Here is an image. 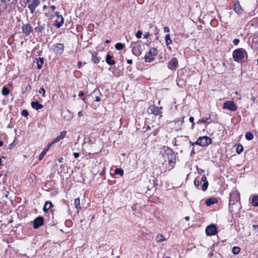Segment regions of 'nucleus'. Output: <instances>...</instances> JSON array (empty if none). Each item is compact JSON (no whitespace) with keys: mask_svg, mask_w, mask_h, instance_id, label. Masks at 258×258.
Segmentation results:
<instances>
[{"mask_svg":"<svg viewBox=\"0 0 258 258\" xmlns=\"http://www.w3.org/2000/svg\"><path fill=\"white\" fill-rule=\"evenodd\" d=\"M163 153H162V156L165 159H167L168 161V165L170 167L171 170L172 169L175 163H176V154L173 150L168 147L164 146L163 147Z\"/></svg>","mask_w":258,"mask_h":258,"instance_id":"obj_1","label":"nucleus"},{"mask_svg":"<svg viewBox=\"0 0 258 258\" xmlns=\"http://www.w3.org/2000/svg\"><path fill=\"white\" fill-rule=\"evenodd\" d=\"M232 56L234 61L240 62L247 57V52L243 48H238L233 51Z\"/></svg>","mask_w":258,"mask_h":258,"instance_id":"obj_2","label":"nucleus"},{"mask_svg":"<svg viewBox=\"0 0 258 258\" xmlns=\"http://www.w3.org/2000/svg\"><path fill=\"white\" fill-rule=\"evenodd\" d=\"M212 143V139L207 136H203L200 137L195 144L199 145L202 147L207 146Z\"/></svg>","mask_w":258,"mask_h":258,"instance_id":"obj_3","label":"nucleus"},{"mask_svg":"<svg viewBox=\"0 0 258 258\" xmlns=\"http://www.w3.org/2000/svg\"><path fill=\"white\" fill-rule=\"evenodd\" d=\"M223 109H227L230 111H234L236 110L237 106L233 101H227L223 103Z\"/></svg>","mask_w":258,"mask_h":258,"instance_id":"obj_4","label":"nucleus"},{"mask_svg":"<svg viewBox=\"0 0 258 258\" xmlns=\"http://www.w3.org/2000/svg\"><path fill=\"white\" fill-rule=\"evenodd\" d=\"M162 109V107H160V108L155 105H151L148 109V111L149 113H153L155 115H160V117H162V115H160L162 113L160 111V110Z\"/></svg>","mask_w":258,"mask_h":258,"instance_id":"obj_5","label":"nucleus"},{"mask_svg":"<svg viewBox=\"0 0 258 258\" xmlns=\"http://www.w3.org/2000/svg\"><path fill=\"white\" fill-rule=\"evenodd\" d=\"M217 232V227L215 224L209 225L206 228V233L207 235L212 236L215 235Z\"/></svg>","mask_w":258,"mask_h":258,"instance_id":"obj_6","label":"nucleus"},{"mask_svg":"<svg viewBox=\"0 0 258 258\" xmlns=\"http://www.w3.org/2000/svg\"><path fill=\"white\" fill-rule=\"evenodd\" d=\"M239 197L236 192L233 191L230 194L229 205H234L239 201Z\"/></svg>","mask_w":258,"mask_h":258,"instance_id":"obj_7","label":"nucleus"},{"mask_svg":"<svg viewBox=\"0 0 258 258\" xmlns=\"http://www.w3.org/2000/svg\"><path fill=\"white\" fill-rule=\"evenodd\" d=\"M22 30L24 34L29 35L33 31V27L29 23H27L22 26Z\"/></svg>","mask_w":258,"mask_h":258,"instance_id":"obj_8","label":"nucleus"},{"mask_svg":"<svg viewBox=\"0 0 258 258\" xmlns=\"http://www.w3.org/2000/svg\"><path fill=\"white\" fill-rule=\"evenodd\" d=\"M40 2L39 0H33L32 2L28 5V8L31 14H33L35 9L39 5Z\"/></svg>","mask_w":258,"mask_h":258,"instance_id":"obj_9","label":"nucleus"},{"mask_svg":"<svg viewBox=\"0 0 258 258\" xmlns=\"http://www.w3.org/2000/svg\"><path fill=\"white\" fill-rule=\"evenodd\" d=\"M44 224V219L42 217H38L33 221V227L37 229Z\"/></svg>","mask_w":258,"mask_h":258,"instance_id":"obj_10","label":"nucleus"},{"mask_svg":"<svg viewBox=\"0 0 258 258\" xmlns=\"http://www.w3.org/2000/svg\"><path fill=\"white\" fill-rule=\"evenodd\" d=\"M178 66V60L175 57H173L168 63V68L170 70H175Z\"/></svg>","mask_w":258,"mask_h":258,"instance_id":"obj_11","label":"nucleus"},{"mask_svg":"<svg viewBox=\"0 0 258 258\" xmlns=\"http://www.w3.org/2000/svg\"><path fill=\"white\" fill-rule=\"evenodd\" d=\"M63 45L61 43H57L53 46V51L56 54H62L63 51Z\"/></svg>","mask_w":258,"mask_h":258,"instance_id":"obj_12","label":"nucleus"},{"mask_svg":"<svg viewBox=\"0 0 258 258\" xmlns=\"http://www.w3.org/2000/svg\"><path fill=\"white\" fill-rule=\"evenodd\" d=\"M142 47L141 45L139 44H135L132 47V52L136 56H139L142 53Z\"/></svg>","mask_w":258,"mask_h":258,"instance_id":"obj_13","label":"nucleus"},{"mask_svg":"<svg viewBox=\"0 0 258 258\" xmlns=\"http://www.w3.org/2000/svg\"><path fill=\"white\" fill-rule=\"evenodd\" d=\"M233 10L237 14H241L243 11L238 1H235L234 4Z\"/></svg>","mask_w":258,"mask_h":258,"instance_id":"obj_14","label":"nucleus"},{"mask_svg":"<svg viewBox=\"0 0 258 258\" xmlns=\"http://www.w3.org/2000/svg\"><path fill=\"white\" fill-rule=\"evenodd\" d=\"M64 19L62 16H58L55 20V26L57 28L61 27L63 24Z\"/></svg>","mask_w":258,"mask_h":258,"instance_id":"obj_15","label":"nucleus"},{"mask_svg":"<svg viewBox=\"0 0 258 258\" xmlns=\"http://www.w3.org/2000/svg\"><path fill=\"white\" fill-rule=\"evenodd\" d=\"M31 106L33 108L38 110L43 108V105L39 103L38 101L32 102Z\"/></svg>","mask_w":258,"mask_h":258,"instance_id":"obj_16","label":"nucleus"},{"mask_svg":"<svg viewBox=\"0 0 258 258\" xmlns=\"http://www.w3.org/2000/svg\"><path fill=\"white\" fill-rule=\"evenodd\" d=\"M53 206L52 204L50 201H46L43 207V211L45 213H48V210Z\"/></svg>","mask_w":258,"mask_h":258,"instance_id":"obj_17","label":"nucleus"},{"mask_svg":"<svg viewBox=\"0 0 258 258\" xmlns=\"http://www.w3.org/2000/svg\"><path fill=\"white\" fill-rule=\"evenodd\" d=\"M218 202L217 199L215 198H209L206 200V204L208 206H210L213 204H216Z\"/></svg>","mask_w":258,"mask_h":258,"instance_id":"obj_18","label":"nucleus"},{"mask_svg":"<svg viewBox=\"0 0 258 258\" xmlns=\"http://www.w3.org/2000/svg\"><path fill=\"white\" fill-rule=\"evenodd\" d=\"M155 240L157 243H161L166 240L165 237L161 234H158L155 238Z\"/></svg>","mask_w":258,"mask_h":258,"instance_id":"obj_19","label":"nucleus"},{"mask_svg":"<svg viewBox=\"0 0 258 258\" xmlns=\"http://www.w3.org/2000/svg\"><path fill=\"white\" fill-rule=\"evenodd\" d=\"M112 56L109 54H107L106 56V62L109 65L114 64L115 62L112 59Z\"/></svg>","mask_w":258,"mask_h":258,"instance_id":"obj_20","label":"nucleus"},{"mask_svg":"<svg viewBox=\"0 0 258 258\" xmlns=\"http://www.w3.org/2000/svg\"><path fill=\"white\" fill-rule=\"evenodd\" d=\"M154 59L153 56L147 53L145 56V60L146 62H151Z\"/></svg>","mask_w":258,"mask_h":258,"instance_id":"obj_21","label":"nucleus"},{"mask_svg":"<svg viewBox=\"0 0 258 258\" xmlns=\"http://www.w3.org/2000/svg\"><path fill=\"white\" fill-rule=\"evenodd\" d=\"M74 205H75V208L77 210V212H79V210L81 209L80 200L79 198H76L75 200Z\"/></svg>","mask_w":258,"mask_h":258,"instance_id":"obj_22","label":"nucleus"},{"mask_svg":"<svg viewBox=\"0 0 258 258\" xmlns=\"http://www.w3.org/2000/svg\"><path fill=\"white\" fill-rule=\"evenodd\" d=\"M44 63V58L43 57H39L38 59H37L36 63L37 65V69H41L42 68V66Z\"/></svg>","mask_w":258,"mask_h":258,"instance_id":"obj_23","label":"nucleus"},{"mask_svg":"<svg viewBox=\"0 0 258 258\" xmlns=\"http://www.w3.org/2000/svg\"><path fill=\"white\" fill-rule=\"evenodd\" d=\"M251 204L252 206L257 207L258 206V196H253L251 200Z\"/></svg>","mask_w":258,"mask_h":258,"instance_id":"obj_24","label":"nucleus"},{"mask_svg":"<svg viewBox=\"0 0 258 258\" xmlns=\"http://www.w3.org/2000/svg\"><path fill=\"white\" fill-rule=\"evenodd\" d=\"M96 53H93L92 54V60L94 62V63H98L100 61V59L99 57L96 56Z\"/></svg>","mask_w":258,"mask_h":258,"instance_id":"obj_25","label":"nucleus"},{"mask_svg":"<svg viewBox=\"0 0 258 258\" xmlns=\"http://www.w3.org/2000/svg\"><path fill=\"white\" fill-rule=\"evenodd\" d=\"M2 93L4 96H7L9 94L10 91L7 87L4 86L2 88Z\"/></svg>","mask_w":258,"mask_h":258,"instance_id":"obj_26","label":"nucleus"},{"mask_svg":"<svg viewBox=\"0 0 258 258\" xmlns=\"http://www.w3.org/2000/svg\"><path fill=\"white\" fill-rule=\"evenodd\" d=\"M165 39L166 44L167 45H169V44L171 43L172 40L170 39V34H167L166 35Z\"/></svg>","mask_w":258,"mask_h":258,"instance_id":"obj_27","label":"nucleus"},{"mask_svg":"<svg viewBox=\"0 0 258 258\" xmlns=\"http://www.w3.org/2000/svg\"><path fill=\"white\" fill-rule=\"evenodd\" d=\"M124 45L123 44L118 42L115 45V48L118 50H121L123 48Z\"/></svg>","mask_w":258,"mask_h":258,"instance_id":"obj_28","label":"nucleus"},{"mask_svg":"<svg viewBox=\"0 0 258 258\" xmlns=\"http://www.w3.org/2000/svg\"><path fill=\"white\" fill-rule=\"evenodd\" d=\"M245 138L247 140L250 141L253 138V135L251 133L247 132L245 134Z\"/></svg>","mask_w":258,"mask_h":258,"instance_id":"obj_29","label":"nucleus"},{"mask_svg":"<svg viewBox=\"0 0 258 258\" xmlns=\"http://www.w3.org/2000/svg\"><path fill=\"white\" fill-rule=\"evenodd\" d=\"M47 151H48V149H44L42 151V152L40 153L39 157V159L40 160H41L44 158V156L45 155V154H46Z\"/></svg>","mask_w":258,"mask_h":258,"instance_id":"obj_30","label":"nucleus"},{"mask_svg":"<svg viewBox=\"0 0 258 258\" xmlns=\"http://www.w3.org/2000/svg\"><path fill=\"white\" fill-rule=\"evenodd\" d=\"M243 150V146L241 144H239L237 145L236 147V153L237 154H240Z\"/></svg>","mask_w":258,"mask_h":258,"instance_id":"obj_31","label":"nucleus"},{"mask_svg":"<svg viewBox=\"0 0 258 258\" xmlns=\"http://www.w3.org/2000/svg\"><path fill=\"white\" fill-rule=\"evenodd\" d=\"M240 248L239 247L234 246L233 247L232 251L233 254H237L240 252Z\"/></svg>","mask_w":258,"mask_h":258,"instance_id":"obj_32","label":"nucleus"},{"mask_svg":"<svg viewBox=\"0 0 258 258\" xmlns=\"http://www.w3.org/2000/svg\"><path fill=\"white\" fill-rule=\"evenodd\" d=\"M148 53L150 54H152V56H154L157 54V50L155 48H152Z\"/></svg>","mask_w":258,"mask_h":258,"instance_id":"obj_33","label":"nucleus"},{"mask_svg":"<svg viewBox=\"0 0 258 258\" xmlns=\"http://www.w3.org/2000/svg\"><path fill=\"white\" fill-rule=\"evenodd\" d=\"M115 174H119L121 176L123 174V170L121 168H117L115 170Z\"/></svg>","mask_w":258,"mask_h":258,"instance_id":"obj_34","label":"nucleus"},{"mask_svg":"<svg viewBox=\"0 0 258 258\" xmlns=\"http://www.w3.org/2000/svg\"><path fill=\"white\" fill-rule=\"evenodd\" d=\"M210 119V117H208V118H202V119H199L197 123L200 124V123H206V122H207Z\"/></svg>","mask_w":258,"mask_h":258,"instance_id":"obj_35","label":"nucleus"},{"mask_svg":"<svg viewBox=\"0 0 258 258\" xmlns=\"http://www.w3.org/2000/svg\"><path fill=\"white\" fill-rule=\"evenodd\" d=\"M208 184H209V183H208V181H206V182H205L203 184V185H202V186H201V188H202V189L203 191H205V190H207V187H208Z\"/></svg>","mask_w":258,"mask_h":258,"instance_id":"obj_36","label":"nucleus"},{"mask_svg":"<svg viewBox=\"0 0 258 258\" xmlns=\"http://www.w3.org/2000/svg\"><path fill=\"white\" fill-rule=\"evenodd\" d=\"M67 132L66 131H62L60 132V135L58 136L61 140L63 139L66 136Z\"/></svg>","mask_w":258,"mask_h":258,"instance_id":"obj_37","label":"nucleus"},{"mask_svg":"<svg viewBox=\"0 0 258 258\" xmlns=\"http://www.w3.org/2000/svg\"><path fill=\"white\" fill-rule=\"evenodd\" d=\"M44 29L43 26H39L35 28V30L36 31L41 32Z\"/></svg>","mask_w":258,"mask_h":258,"instance_id":"obj_38","label":"nucleus"},{"mask_svg":"<svg viewBox=\"0 0 258 258\" xmlns=\"http://www.w3.org/2000/svg\"><path fill=\"white\" fill-rule=\"evenodd\" d=\"M22 115L23 116L27 117L28 116L29 113H28V112L27 111V110L25 109L22 111Z\"/></svg>","mask_w":258,"mask_h":258,"instance_id":"obj_39","label":"nucleus"},{"mask_svg":"<svg viewBox=\"0 0 258 258\" xmlns=\"http://www.w3.org/2000/svg\"><path fill=\"white\" fill-rule=\"evenodd\" d=\"M201 181H200L198 179H195L194 180V185L196 186V187H198L199 186V185L201 184Z\"/></svg>","mask_w":258,"mask_h":258,"instance_id":"obj_40","label":"nucleus"},{"mask_svg":"<svg viewBox=\"0 0 258 258\" xmlns=\"http://www.w3.org/2000/svg\"><path fill=\"white\" fill-rule=\"evenodd\" d=\"M142 34V31H140V30H139V31L137 32V33H136V37H137L138 38H141Z\"/></svg>","mask_w":258,"mask_h":258,"instance_id":"obj_41","label":"nucleus"},{"mask_svg":"<svg viewBox=\"0 0 258 258\" xmlns=\"http://www.w3.org/2000/svg\"><path fill=\"white\" fill-rule=\"evenodd\" d=\"M61 139L57 136L56 138H55L52 142L51 144H54L58 142H59Z\"/></svg>","mask_w":258,"mask_h":258,"instance_id":"obj_42","label":"nucleus"},{"mask_svg":"<svg viewBox=\"0 0 258 258\" xmlns=\"http://www.w3.org/2000/svg\"><path fill=\"white\" fill-rule=\"evenodd\" d=\"M61 139L57 136L56 138H55L52 142L51 144H54L58 142H59Z\"/></svg>","mask_w":258,"mask_h":258,"instance_id":"obj_43","label":"nucleus"},{"mask_svg":"<svg viewBox=\"0 0 258 258\" xmlns=\"http://www.w3.org/2000/svg\"><path fill=\"white\" fill-rule=\"evenodd\" d=\"M39 93H42V95L43 97L45 96V91L43 88H41L39 91Z\"/></svg>","mask_w":258,"mask_h":258,"instance_id":"obj_44","label":"nucleus"},{"mask_svg":"<svg viewBox=\"0 0 258 258\" xmlns=\"http://www.w3.org/2000/svg\"><path fill=\"white\" fill-rule=\"evenodd\" d=\"M239 42V40L237 38H235L233 40V44L234 45H237Z\"/></svg>","mask_w":258,"mask_h":258,"instance_id":"obj_45","label":"nucleus"},{"mask_svg":"<svg viewBox=\"0 0 258 258\" xmlns=\"http://www.w3.org/2000/svg\"><path fill=\"white\" fill-rule=\"evenodd\" d=\"M252 228L255 232H258V225H253Z\"/></svg>","mask_w":258,"mask_h":258,"instance_id":"obj_46","label":"nucleus"},{"mask_svg":"<svg viewBox=\"0 0 258 258\" xmlns=\"http://www.w3.org/2000/svg\"><path fill=\"white\" fill-rule=\"evenodd\" d=\"M201 181H203L204 183L206 181H208L207 180V178L205 176H203L201 178Z\"/></svg>","mask_w":258,"mask_h":258,"instance_id":"obj_47","label":"nucleus"},{"mask_svg":"<svg viewBox=\"0 0 258 258\" xmlns=\"http://www.w3.org/2000/svg\"><path fill=\"white\" fill-rule=\"evenodd\" d=\"M73 155L75 157V158H77L79 157L80 154L79 153L75 152L73 153Z\"/></svg>","mask_w":258,"mask_h":258,"instance_id":"obj_48","label":"nucleus"},{"mask_svg":"<svg viewBox=\"0 0 258 258\" xmlns=\"http://www.w3.org/2000/svg\"><path fill=\"white\" fill-rule=\"evenodd\" d=\"M170 31L169 28L168 27H164V32H169Z\"/></svg>","mask_w":258,"mask_h":258,"instance_id":"obj_49","label":"nucleus"},{"mask_svg":"<svg viewBox=\"0 0 258 258\" xmlns=\"http://www.w3.org/2000/svg\"><path fill=\"white\" fill-rule=\"evenodd\" d=\"M189 121L191 122V123H193L194 122V118L192 116L190 117L189 118Z\"/></svg>","mask_w":258,"mask_h":258,"instance_id":"obj_50","label":"nucleus"},{"mask_svg":"<svg viewBox=\"0 0 258 258\" xmlns=\"http://www.w3.org/2000/svg\"><path fill=\"white\" fill-rule=\"evenodd\" d=\"M84 95V93L83 91H80L79 93V96L80 97L83 96Z\"/></svg>","mask_w":258,"mask_h":258,"instance_id":"obj_51","label":"nucleus"},{"mask_svg":"<svg viewBox=\"0 0 258 258\" xmlns=\"http://www.w3.org/2000/svg\"><path fill=\"white\" fill-rule=\"evenodd\" d=\"M78 116L81 117V116H82L83 115V113L82 112V111H80L79 112H78Z\"/></svg>","mask_w":258,"mask_h":258,"instance_id":"obj_52","label":"nucleus"},{"mask_svg":"<svg viewBox=\"0 0 258 258\" xmlns=\"http://www.w3.org/2000/svg\"><path fill=\"white\" fill-rule=\"evenodd\" d=\"M82 65V62L81 61H79L78 62V66L79 68H80L81 67Z\"/></svg>","mask_w":258,"mask_h":258,"instance_id":"obj_53","label":"nucleus"},{"mask_svg":"<svg viewBox=\"0 0 258 258\" xmlns=\"http://www.w3.org/2000/svg\"><path fill=\"white\" fill-rule=\"evenodd\" d=\"M55 7L54 6H51L50 7V9L52 11H53L55 9Z\"/></svg>","mask_w":258,"mask_h":258,"instance_id":"obj_54","label":"nucleus"},{"mask_svg":"<svg viewBox=\"0 0 258 258\" xmlns=\"http://www.w3.org/2000/svg\"><path fill=\"white\" fill-rule=\"evenodd\" d=\"M100 100H101V99H100V98L99 96H97V97H96V99H95V100H96V101L99 102V101H100Z\"/></svg>","mask_w":258,"mask_h":258,"instance_id":"obj_55","label":"nucleus"},{"mask_svg":"<svg viewBox=\"0 0 258 258\" xmlns=\"http://www.w3.org/2000/svg\"><path fill=\"white\" fill-rule=\"evenodd\" d=\"M127 63L128 64H132L133 63V61L132 59H127Z\"/></svg>","mask_w":258,"mask_h":258,"instance_id":"obj_56","label":"nucleus"},{"mask_svg":"<svg viewBox=\"0 0 258 258\" xmlns=\"http://www.w3.org/2000/svg\"><path fill=\"white\" fill-rule=\"evenodd\" d=\"M59 12H55V14L56 16L57 17V18L58 17V16H61V15H59Z\"/></svg>","mask_w":258,"mask_h":258,"instance_id":"obj_57","label":"nucleus"},{"mask_svg":"<svg viewBox=\"0 0 258 258\" xmlns=\"http://www.w3.org/2000/svg\"><path fill=\"white\" fill-rule=\"evenodd\" d=\"M184 219L186 220V221H188L189 220V217L188 216H186L185 218H184Z\"/></svg>","mask_w":258,"mask_h":258,"instance_id":"obj_58","label":"nucleus"},{"mask_svg":"<svg viewBox=\"0 0 258 258\" xmlns=\"http://www.w3.org/2000/svg\"><path fill=\"white\" fill-rule=\"evenodd\" d=\"M189 144L191 145V146H194V145H197L196 144H195V143H193V142H191V141L189 142Z\"/></svg>","mask_w":258,"mask_h":258,"instance_id":"obj_59","label":"nucleus"},{"mask_svg":"<svg viewBox=\"0 0 258 258\" xmlns=\"http://www.w3.org/2000/svg\"><path fill=\"white\" fill-rule=\"evenodd\" d=\"M195 127V122L192 123L191 128L193 129Z\"/></svg>","mask_w":258,"mask_h":258,"instance_id":"obj_60","label":"nucleus"},{"mask_svg":"<svg viewBox=\"0 0 258 258\" xmlns=\"http://www.w3.org/2000/svg\"><path fill=\"white\" fill-rule=\"evenodd\" d=\"M251 100L254 102L255 101V98L254 97H252L251 98Z\"/></svg>","mask_w":258,"mask_h":258,"instance_id":"obj_61","label":"nucleus"},{"mask_svg":"<svg viewBox=\"0 0 258 258\" xmlns=\"http://www.w3.org/2000/svg\"><path fill=\"white\" fill-rule=\"evenodd\" d=\"M52 144H51V143L50 144H49L47 146V148L46 149H48V150L50 148L51 146L52 145Z\"/></svg>","mask_w":258,"mask_h":258,"instance_id":"obj_62","label":"nucleus"},{"mask_svg":"<svg viewBox=\"0 0 258 258\" xmlns=\"http://www.w3.org/2000/svg\"><path fill=\"white\" fill-rule=\"evenodd\" d=\"M192 154H195V152L194 151V149H192V151L190 152V155H191Z\"/></svg>","mask_w":258,"mask_h":258,"instance_id":"obj_63","label":"nucleus"},{"mask_svg":"<svg viewBox=\"0 0 258 258\" xmlns=\"http://www.w3.org/2000/svg\"><path fill=\"white\" fill-rule=\"evenodd\" d=\"M105 42L106 43H110V40L107 39V40H106L105 41Z\"/></svg>","mask_w":258,"mask_h":258,"instance_id":"obj_64","label":"nucleus"}]
</instances>
